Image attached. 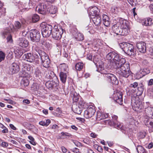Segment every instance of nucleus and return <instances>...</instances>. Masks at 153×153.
Returning <instances> with one entry per match:
<instances>
[{
  "instance_id": "4c0bfd02",
  "label": "nucleus",
  "mask_w": 153,
  "mask_h": 153,
  "mask_svg": "<svg viewBox=\"0 0 153 153\" xmlns=\"http://www.w3.org/2000/svg\"><path fill=\"white\" fill-rule=\"evenodd\" d=\"M75 69L77 71H80L83 67V64L82 62H79L75 65Z\"/></svg>"
},
{
  "instance_id": "6ab92c4d",
  "label": "nucleus",
  "mask_w": 153,
  "mask_h": 153,
  "mask_svg": "<svg viewBox=\"0 0 153 153\" xmlns=\"http://www.w3.org/2000/svg\"><path fill=\"white\" fill-rule=\"evenodd\" d=\"M19 67L18 65L15 62L11 64L10 67V71L12 74L17 73L19 70Z\"/></svg>"
},
{
  "instance_id": "052dcab7",
  "label": "nucleus",
  "mask_w": 153,
  "mask_h": 153,
  "mask_svg": "<svg viewBox=\"0 0 153 153\" xmlns=\"http://www.w3.org/2000/svg\"><path fill=\"white\" fill-rule=\"evenodd\" d=\"M39 124L41 125L46 126V124H45V122L44 121H40L39 123Z\"/></svg>"
},
{
  "instance_id": "c85d7f7f",
  "label": "nucleus",
  "mask_w": 153,
  "mask_h": 153,
  "mask_svg": "<svg viewBox=\"0 0 153 153\" xmlns=\"http://www.w3.org/2000/svg\"><path fill=\"white\" fill-rule=\"evenodd\" d=\"M59 68H60L61 72L66 73L68 72V68L67 65L65 63H62L59 65Z\"/></svg>"
},
{
  "instance_id": "f704fd0d",
  "label": "nucleus",
  "mask_w": 153,
  "mask_h": 153,
  "mask_svg": "<svg viewBox=\"0 0 153 153\" xmlns=\"http://www.w3.org/2000/svg\"><path fill=\"white\" fill-rule=\"evenodd\" d=\"M42 65L45 68H48L50 67V61L49 59H47V60L41 63Z\"/></svg>"
},
{
  "instance_id": "c03bdc74",
  "label": "nucleus",
  "mask_w": 153,
  "mask_h": 153,
  "mask_svg": "<svg viewBox=\"0 0 153 153\" xmlns=\"http://www.w3.org/2000/svg\"><path fill=\"white\" fill-rule=\"evenodd\" d=\"M5 54L2 51H0V62L4 60L5 57Z\"/></svg>"
},
{
  "instance_id": "72a5a7b5",
  "label": "nucleus",
  "mask_w": 153,
  "mask_h": 153,
  "mask_svg": "<svg viewBox=\"0 0 153 153\" xmlns=\"http://www.w3.org/2000/svg\"><path fill=\"white\" fill-rule=\"evenodd\" d=\"M130 28H121L120 35H127L130 32Z\"/></svg>"
},
{
  "instance_id": "f03ea898",
  "label": "nucleus",
  "mask_w": 153,
  "mask_h": 153,
  "mask_svg": "<svg viewBox=\"0 0 153 153\" xmlns=\"http://www.w3.org/2000/svg\"><path fill=\"white\" fill-rule=\"evenodd\" d=\"M106 58L108 60L114 63V68L118 66V65L123 64L126 62V59L122 57L116 51L109 53L106 55Z\"/></svg>"
},
{
  "instance_id": "bb28decb",
  "label": "nucleus",
  "mask_w": 153,
  "mask_h": 153,
  "mask_svg": "<svg viewBox=\"0 0 153 153\" xmlns=\"http://www.w3.org/2000/svg\"><path fill=\"white\" fill-rule=\"evenodd\" d=\"M68 73V72L65 73L62 72H60L59 73V76L60 79L63 83H65Z\"/></svg>"
},
{
  "instance_id": "4d7b16f0",
  "label": "nucleus",
  "mask_w": 153,
  "mask_h": 153,
  "mask_svg": "<svg viewBox=\"0 0 153 153\" xmlns=\"http://www.w3.org/2000/svg\"><path fill=\"white\" fill-rule=\"evenodd\" d=\"M153 85V79H151L148 81V86H151Z\"/></svg>"
},
{
  "instance_id": "0eeeda50",
  "label": "nucleus",
  "mask_w": 153,
  "mask_h": 153,
  "mask_svg": "<svg viewBox=\"0 0 153 153\" xmlns=\"http://www.w3.org/2000/svg\"><path fill=\"white\" fill-rule=\"evenodd\" d=\"M65 30L59 25H55L51 32L52 37L56 40H60Z\"/></svg>"
},
{
  "instance_id": "473e14b6",
  "label": "nucleus",
  "mask_w": 153,
  "mask_h": 153,
  "mask_svg": "<svg viewBox=\"0 0 153 153\" xmlns=\"http://www.w3.org/2000/svg\"><path fill=\"white\" fill-rule=\"evenodd\" d=\"M78 104L77 106L79 107H81V108H82L84 109L85 108H86V104L83 101V100L81 98L80 99V100L78 101Z\"/></svg>"
},
{
  "instance_id": "603ef678",
  "label": "nucleus",
  "mask_w": 153,
  "mask_h": 153,
  "mask_svg": "<svg viewBox=\"0 0 153 153\" xmlns=\"http://www.w3.org/2000/svg\"><path fill=\"white\" fill-rule=\"evenodd\" d=\"M61 135L62 136H65L68 137H70L71 136V135L68 132H62L61 133Z\"/></svg>"
},
{
  "instance_id": "7ed1b4c3",
  "label": "nucleus",
  "mask_w": 153,
  "mask_h": 153,
  "mask_svg": "<svg viewBox=\"0 0 153 153\" xmlns=\"http://www.w3.org/2000/svg\"><path fill=\"white\" fill-rule=\"evenodd\" d=\"M117 73L121 76L127 78L130 75L131 72L130 69L129 64L124 63L114 68Z\"/></svg>"
},
{
  "instance_id": "f257e3e1",
  "label": "nucleus",
  "mask_w": 153,
  "mask_h": 153,
  "mask_svg": "<svg viewBox=\"0 0 153 153\" xmlns=\"http://www.w3.org/2000/svg\"><path fill=\"white\" fill-rule=\"evenodd\" d=\"M93 62L96 67L97 68V71L101 74H105L104 77L107 78L108 82L113 85H118L119 81L116 76L112 74L108 73V72L104 69L102 65L99 64L98 62L95 63L94 60Z\"/></svg>"
},
{
  "instance_id": "9b49d317",
  "label": "nucleus",
  "mask_w": 153,
  "mask_h": 153,
  "mask_svg": "<svg viewBox=\"0 0 153 153\" xmlns=\"http://www.w3.org/2000/svg\"><path fill=\"white\" fill-rule=\"evenodd\" d=\"M48 4V2H47L41 3L37 6L36 10L38 11L39 13L45 15L47 13Z\"/></svg>"
},
{
  "instance_id": "423d86ee",
  "label": "nucleus",
  "mask_w": 153,
  "mask_h": 153,
  "mask_svg": "<svg viewBox=\"0 0 153 153\" xmlns=\"http://www.w3.org/2000/svg\"><path fill=\"white\" fill-rule=\"evenodd\" d=\"M120 48L127 55L131 56L135 55V51L132 44L129 43L123 42L119 44Z\"/></svg>"
},
{
  "instance_id": "7c9ffc66",
  "label": "nucleus",
  "mask_w": 153,
  "mask_h": 153,
  "mask_svg": "<svg viewBox=\"0 0 153 153\" xmlns=\"http://www.w3.org/2000/svg\"><path fill=\"white\" fill-rule=\"evenodd\" d=\"M34 74L35 77H38L39 78L41 77L42 73L39 68L37 67L35 69Z\"/></svg>"
},
{
  "instance_id": "4be33fe9",
  "label": "nucleus",
  "mask_w": 153,
  "mask_h": 153,
  "mask_svg": "<svg viewBox=\"0 0 153 153\" xmlns=\"http://www.w3.org/2000/svg\"><path fill=\"white\" fill-rule=\"evenodd\" d=\"M92 20L96 26L100 25L101 22V19L100 15L93 17H91Z\"/></svg>"
},
{
  "instance_id": "c9c22d12",
  "label": "nucleus",
  "mask_w": 153,
  "mask_h": 153,
  "mask_svg": "<svg viewBox=\"0 0 153 153\" xmlns=\"http://www.w3.org/2000/svg\"><path fill=\"white\" fill-rule=\"evenodd\" d=\"M12 30L10 28H8V29L4 30L2 33V36L4 38L6 37V36L10 35V33Z\"/></svg>"
},
{
  "instance_id": "680f3d73",
  "label": "nucleus",
  "mask_w": 153,
  "mask_h": 153,
  "mask_svg": "<svg viewBox=\"0 0 153 153\" xmlns=\"http://www.w3.org/2000/svg\"><path fill=\"white\" fill-rule=\"evenodd\" d=\"M148 64L149 62L146 60H144L142 62V64L143 65H147Z\"/></svg>"
},
{
  "instance_id": "8fccbe9b",
  "label": "nucleus",
  "mask_w": 153,
  "mask_h": 153,
  "mask_svg": "<svg viewBox=\"0 0 153 153\" xmlns=\"http://www.w3.org/2000/svg\"><path fill=\"white\" fill-rule=\"evenodd\" d=\"M147 22L148 21H147L146 18L144 19L142 21V23L143 25H144L146 26H148Z\"/></svg>"
},
{
  "instance_id": "aec40b11",
  "label": "nucleus",
  "mask_w": 153,
  "mask_h": 153,
  "mask_svg": "<svg viewBox=\"0 0 153 153\" xmlns=\"http://www.w3.org/2000/svg\"><path fill=\"white\" fill-rule=\"evenodd\" d=\"M121 28H130L129 22L126 20L121 19L117 22Z\"/></svg>"
},
{
  "instance_id": "a878e982",
  "label": "nucleus",
  "mask_w": 153,
  "mask_h": 153,
  "mask_svg": "<svg viewBox=\"0 0 153 153\" xmlns=\"http://www.w3.org/2000/svg\"><path fill=\"white\" fill-rule=\"evenodd\" d=\"M102 17L103 24L105 26L107 27H108L111 23L108 17L105 14L102 15Z\"/></svg>"
},
{
  "instance_id": "c756f323",
  "label": "nucleus",
  "mask_w": 153,
  "mask_h": 153,
  "mask_svg": "<svg viewBox=\"0 0 153 153\" xmlns=\"http://www.w3.org/2000/svg\"><path fill=\"white\" fill-rule=\"evenodd\" d=\"M20 84L22 87L27 86L29 84L28 79L26 77L23 78L21 81Z\"/></svg>"
},
{
  "instance_id": "4468645a",
  "label": "nucleus",
  "mask_w": 153,
  "mask_h": 153,
  "mask_svg": "<svg viewBox=\"0 0 153 153\" xmlns=\"http://www.w3.org/2000/svg\"><path fill=\"white\" fill-rule=\"evenodd\" d=\"M95 112L94 108L89 107L87 110L85 111L84 116L86 118H91L94 115Z\"/></svg>"
},
{
  "instance_id": "a18cd8bd",
  "label": "nucleus",
  "mask_w": 153,
  "mask_h": 153,
  "mask_svg": "<svg viewBox=\"0 0 153 153\" xmlns=\"http://www.w3.org/2000/svg\"><path fill=\"white\" fill-rule=\"evenodd\" d=\"M147 21H148V26L151 25L153 24V19L150 18H146Z\"/></svg>"
},
{
  "instance_id": "393cba45",
  "label": "nucleus",
  "mask_w": 153,
  "mask_h": 153,
  "mask_svg": "<svg viewBox=\"0 0 153 153\" xmlns=\"http://www.w3.org/2000/svg\"><path fill=\"white\" fill-rule=\"evenodd\" d=\"M145 108V111L148 117L149 118L153 119V108L148 107Z\"/></svg>"
},
{
  "instance_id": "69168bd1",
  "label": "nucleus",
  "mask_w": 153,
  "mask_h": 153,
  "mask_svg": "<svg viewBox=\"0 0 153 153\" xmlns=\"http://www.w3.org/2000/svg\"><path fill=\"white\" fill-rule=\"evenodd\" d=\"M23 102L25 104H28L30 103V101L28 99H25L23 100Z\"/></svg>"
},
{
  "instance_id": "b1692460",
  "label": "nucleus",
  "mask_w": 153,
  "mask_h": 153,
  "mask_svg": "<svg viewBox=\"0 0 153 153\" xmlns=\"http://www.w3.org/2000/svg\"><path fill=\"white\" fill-rule=\"evenodd\" d=\"M48 6L47 12L51 14H54L56 13L57 9L56 7L51 5V4L49 3Z\"/></svg>"
},
{
  "instance_id": "5fc2aeb1",
  "label": "nucleus",
  "mask_w": 153,
  "mask_h": 153,
  "mask_svg": "<svg viewBox=\"0 0 153 153\" xmlns=\"http://www.w3.org/2000/svg\"><path fill=\"white\" fill-rule=\"evenodd\" d=\"M1 146L3 147H6L8 146V145L7 143L3 142H2Z\"/></svg>"
},
{
  "instance_id": "ea45409f",
  "label": "nucleus",
  "mask_w": 153,
  "mask_h": 153,
  "mask_svg": "<svg viewBox=\"0 0 153 153\" xmlns=\"http://www.w3.org/2000/svg\"><path fill=\"white\" fill-rule=\"evenodd\" d=\"M39 19V17L37 14H33L32 17V21L33 23H36Z\"/></svg>"
},
{
  "instance_id": "dca6fc26",
  "label": "nucleus",
  "mask_w": 153,
  "mask_h": 153,
  "mask_svg": "<svg viewBox=\"0 0 153 153\" xmlns=\"http://www.w3.org/2000/svg\"><path fill=\"white\" fill-rule=\"evenodd\" d=\"M136 46L139 51L143 53L146 52V44L143 42H138L136 44Z\"/></svg>"
},
{
  "instance_id": "bf43d9fd",
  "label": "nucleus",
  "mask_w": 153,
  "mask_h": 153,
  "mask_svg": "<svg viewBox=\"0 0 153 153\" xmlns=\"http://www.w3.org/2000/svg\"><path fill=\"white\" fill-rule=\"evenodd\" d=\"M62 150L64 153H66L67 151V149L64 146L61 147Z\"/></svg>"
},
{
  "instance_id": "13d9d810",
  "label": "nucleus",
  "mask_w": 153,
  "mask_h": 153,
  "mask_svg": "<svg viewBox=\"0 0 153 153\" xmlns=\"http://www.w3.org/2000/svg\"><path fill=\"white\" fill-rule=\"evenodd\" d=\"M138 87H137L139 88H143L144 89L145 87L143 85V84L142 83H140L139 84H138Z\"/></svg>"
},
{
  "instance_id": "6e6552de",
  "label": "nucleus",
  "mask_w": 153,
  "mask_h": 153,
  "mask_svg": "<svg viewBox=\"0 0 153 153\" xmlns=\"http://www.w3.org/2000/svg\"><path fill=\"white\" fill-rule=\"evenodd\" d=\"M40 27L42 36L46 38L49 37L53 29L52 25L45 22H42L40 25Z\"/></svg>"
},
{
  "instance_id": "79ce46f5",
  "label": "nucleus",
  "mask_w": 153,
  "mask_h": 153,
  "mask_svg": "<svg viewBox=\"0 0 153 153\" xmlns=\"http://www.w3.org/2000/svg\"><path fill=\"white\" fill-rule=\"evenodd\" d=\"M23 23H23L22 22V24L19 21H16L14 24L15 26L17 29L21 28L23 26L22 24Z\"/></svg>"
},
{
  "instance_id": "e433bc0d",
  "label": "nucleus",
  "mask_w": 153,
  "mask_h": 153,
  "mask_svg": "<svg viewBox=\"0 0 153 153\" xmlns=\"http://www.w3.org/2000/svg\"><path fill=\"white\" fill-rule=\"evenodd\" d=\"M74 38L77 41H82L84 39V36L82 33H79Z\"/></svg>"
},
{
  "instance_id": "3c124183",
  "label": "nucleus",
  "mask_w": 153,
  "mask_h": 153,
  "mask_svg": "<svg viewBox=\"0 0 153 153\" xmlns=\"http://www.w3.org/2000/svg\"><path fill=\"white\" fill-rule=\"evenodd\" d=\"M71 150L74 153H81V152H79V150L76 148H74L72 149H71Z\"/></svg>"
},
{
  "instance_id": "338daca9",
  "label": "nucleus",
  "mask_w": 153,
  "mask_h": 153,
  "mask_svg": "<svg viewBox=\"0 0 153 153\" xmlns=\"http://www.w3.org/2000/svg\"><path fill=\"white\" fill-rule=\"evenodd\" d=\"M92 56L91 54H88L87 56V58L90 60H92Z\"/></svg>"
},
{
  "instance_id": "864d4df0",
  "label": "nucleus",
  "mask_w": 153,
  "mask_h": 153,
  "mask_svg": "<svg viewBox=\"0 0 153 153\" xmlns=\"http://www.w3.org/2000/svg\"><path fill=\"white\" fill-rule=\"evenodd\" d=\"M7 41L8 42H12V39L11 35L8 36L7 38Z\"/></svg>"
},
{
  "instance_id": "1a4fd4ad",
  "label": "nucleus",
  "mask_w": 153,
  "mask_h": 153,
  "mask_svg": "<svg viewBox=\"0 0 153 153\" xmlns=\"http://www.w3.org/2000/svg\"><path fill=\"white\" fill-rule=\"evenodd\" d=\"M29 35L30 40L34 42H39L40 39L41 35L40 32L37 30L33 29L29 32Z\"/></svg>"
},
{
  "instance_id": "de8ad7c7",
  "label": "nucleus",
  "mask_w": 153,
  "mask_h": 153,
  "mask_svg": "<svg viewBox=\"0 0 153 153\" xmlns=\"http://www.w3.org/2000/svg\"><path fill=\"white\" fill-rule=\"evenodd\" d=\"M128 3L131 5V6L133 7L136 5L135 1L136 0H127Z\"/></svg>"
},
{
  "instance_id": "f3484780",
  "label": "nucleus",
  "mask_w": 153,
  "mask_h": 153,
  "mask_svg": "<svg viewBox=\"0 0 153 153\" xmlns=\"http://www.w3.org/2000/svg\"><path fill=\"white\" fill-rule=\"evenodd\" d=\"M17 44L20 47L26 48L29 45L28 41L24 37L19 38L17 40Z\"/></svg>"
},
{
  "instance_id": "cd10ccee",
  "label": "nucleus",
  "mask_w": 153,
  "mask_h": 153,
  "mask_svg": "<svg viewBox=\"0 0 153 153\" xmlns=\"http://www.w3.org/2000/svg\"><path fill=\"white\" fill-rule=\"evenodd\" d=\"M72 110L74 113L78 114H80L83 109L81 107L77 106V105H72Z\"/></svg>"
},
{
  "instance_id": "a211bd4d",
  "label": "nucleus",
  "mask_w": 153,
  "mask_h": 153,
  "mask_svg": "<svg viewBox=\"0 0 153 153\" xmlns=\"http://www.w3.org/2000/svg\"><path fill=\"white\" fill-rule=\"evenodd\" d=\"M89 11V14L91 17L100 15V10L97 7L94 6L90 8Z\"/></svg>"
},
{
  "instance_id": "412c9836",
  "label": "nucleus",
  "mask_w": 153,
  "mask_h": 153,
  "mask_svg": "<svg viewBox=\"0 0 153 153\" xmlns=\"http://www.w3.org/2000/svg\"><path fill=\"white\" fill-rule=\"evenodd\" d=\"M45 85L47 88L51 90L56 87L58 85V83L53 81H49L46 82Z\"/></svg>"
},
{
  "instance_id": "58836bf2",
  "label": "nucleus",
  "mask_w": 153,
  "mask_h": 153,
  "mask_svg": "<svg viewBox=\"0 0 153 153\" xmlns=\"http://www.w3.org/2000/svg\"><path fill=\"white\" fill-rule=\"evenodd\" d=\"M150 72V71L149 69L147 68H143L141 71V74H142V76H143L145 75L149 74Z\"/></svg>"
},
{
  "instance_id": "774afa93",
  "label": "nucleus",
  "mask_w": 153,
  "mask_h": 153,
  "mask_svg": "<svg viewBox=\"0 0 153 153\" xmlns=\"http://www.w3.org/2000/svg\"><path fill=\"white\" fill-rule=\"evenodd\" d=\"M149 7L151 11L153 12V3L149 5Z\"/></svg>"
},
{
  "instance_id": "37998d69",
  "label": "nucleus",
  "mask_w": 153,
  "mask_h": 153,
  "mask_svg": "<svg viewBox=\"0 0 153 153\" xmlns=\"http://www.w3.org/2000/svg\"><path fill=\"white\" fill-rule=\"evenodd\" d=\"M103 113L99 111H97V120H100L102 119Z\"/></svg>"
},
{
  "instance_id": "2eb2a0df",
  "label": "nucleus",
  "mask_w": 153,
  "mask_h": 153,
  "mask_svg": "<svg viewBox=\"0 0 153 153\" xmlns=\"http://www.w3.org/2000/svg\"><path fill=\"white\" fill-rule=\"evenodd\" d=\"M112 121L110 120L108 121V123L111 126H113L115 128H120V125L119 123L117 120L118 117L116 115H113L112 116Z\"/></svg>"
},
{
  "instance_id": "39448f33",
  "label": "nucleus",
  "mask_w": 153,
  "mask_h": 153,
  "mask_svg": "<svg viewBox=\"0 0 153 153\" xmlns=\"http://www.w3.org/2000/svg\"><path fill=\"white\" fill-rule=\"evenodd\" d=\"M33 50L34 53L33 54L31 53H27L24 54L23 58L27 62H35L36 65L40 64V58L37 52H35V49Z\"/></svg>"
},
{
  "instance_id": "9d476101",
  "label": "nucleus",
  "mask_w": 153,
  "mask_h": 153,
  "mask_svg": "<svg viewBox=\"0 0 153 153\" xmlns=\"http://www.w3.org/2000/svg\"><path fill=\"white\" fill-rule=\"evenodd\" d=\"M33 69L32 67L30 65H23L19 74L21 77L23 78L28 77L32 73Z\"/></svg>"
},
{
  "instance_id": "20e7f679",
  "label": "nucleus",
  "mask_w": 153,
  "mask_h": 153,
  "mask_svg": "<svg viewBox=\"0 0 153 153\" xmlns=\"http://www.w3.org/2000/svg\"><path fill=\"white\" fill-rule=\"evenodd\" d=\"M143 92L137 91V92L134 94H131V105L133 108H134L135 110L137 109L142 110L144 108V107L142 102L139 100V96L141 95Z\"/></svg>"
},
{
  "instance_id": "6e6d98bb",
  "label": "nucleus",
  "mask_w": 153,
  "mask_h": 153,
  "mask_svg": "<svg viewBox=\"0 0 153 153\" xmlns=\"http://www.w3.org/2000/svg\"><path fill=\"white\" fill-rule=\"evenodd\" d=\"M108 114L103 113L102 119H105L107 118L108 117Z\"/></svg>"
},
{
  "instance_id": "f8f14e48",
  "label": "nucleus",
  "mask_w": 153,
  "mask_h": 153,
  "mask_svg": "<svg viewBox=\"0 0 153 153\" xmlns=\"http://www.w3.org/2000/svg\"><path fill=\"white\" fill-rule=\"evenodd\" d=\"M35 51L39 55L40 61V63L47 60V59H49L48 55L44 51L39 49L37 47L36 48Z\"/></svg>"
},
{
  "instance_id": "e2e57ef3",
  "label": "nucleus",
  "mask_w": 153,
  "mask_h": 153,
  "mask_svg": "<svg viewBox=\"0 0 153 153\" xmlns=\"http://www.w3.org/2000/svg\"><path fill=\"white\" fill-rule=\"evenodd\" d=\"M150 54L152 58L153 59V48L150 49L149 51Z\"/></svg>"
},
{
  "instance_id": "2f4dec72",
  "label": "nucleus",
  "mask_w": 153,
  "mask_h": 153,
  "mask_svg": "<svg viewBox=\"0 0 153 153\" xmlns=\"http://www.w3.org/2000/svg\"><path fill=\"white\" fill-rule=\"evenodd\" d=\"M72 95H73L72 100L73 102H76L80 100L79 98V95L75 92H72Z\"/></svg>"
},
{
  "instance_id": "ddd939ff",
  "label": "nucleus",
  "mask_w": 153,
  "mask_h": 153,
  "mask_svg": "<svg viewBox=\"0 0 153 153\" xmlns=\"http://www.w3.org/2000/svg\"><path fill=\"white\" fill-rule=\"evenodd\" d=\"M113 100L120 105L123 104V100L122 93L120 92H116L113 95Z\"/></svg>"
},
{
  "instance_id": "0e129e2a",
  "label": "nucleus",
  "mask_w": 153,
  "mask_h": 153,
  "mask_svg": "<svg viewBox=\"0 0 153 153\" xmlns=\"http://www.w3.org/2000/svg\"><path fill=\"white\" fill-rule=\"evenodd\" d=\"M97 150L98 151L100 152H102L103 150V149L102 147L100 146H98L97 148Z\"/></svg>"
},
{
  "instance_id": "49530a36",
  "label": "nucleus",
  "mask_w": 153,
  "mask_h": 153,
  "mask_svg": "<svg viewBox=\"0 0 153 153\" xmlns=\"http://www.w3.org/2000/svg\"><path fill=\"white\" fill-rule=\"evenodd\" d=\"M138 86V83L137 82H134L130 84L129 87L134 88H137Z\"/></svg>"
},
{
  "instance_id": "5701e85b",
  "label": "nucleus",
  "mask_w": 153,
  "mask_h": 153,
  "mask_svg": "<svg viewBox=\"0 0 153 153\" xmlns=\"http://www.w3.org/2000/svg\"><path fill=\"white\" fill-rule=\"evenodd\" d=\"M113 32L117 35H120L121 28L119 27V25L117 23L113 26L112 27Z\"/></svg>"
},
{
  "instance_id": "a19ab883",
  "label": "nucleus",
  "mask_w": 153,
  "mask_h": 153,
  "mask_svg": "<svg viewBox=\"0 0 153 153\" xmlns=\"http://www.w3.org/2000/svg\"><path fill=\"white\" fill-rule=\"evenodd\" d=\"M55 75L53 72L51 71H49L48 73L46 74V76L47 78L51 79H52L53 77H54Z\"/></svg>"
},
{
  "instance_id": "09e8293b",
  "label": "nucleus",
  "mask_w": 153,
  "mask_h": 153,
  "mask_svg": "<svg viewBox=\"0 0 153 153\" xmlns=\"http://www.w3.org/2000/svg\"><path fill=\"white\" fill-rule=\"evenodd\" d=\"M71 33H72L73 37L74 38H75L78 33H77V30L76 29H74V30H72Z\"/></svg>"
}]
</instances>
